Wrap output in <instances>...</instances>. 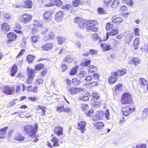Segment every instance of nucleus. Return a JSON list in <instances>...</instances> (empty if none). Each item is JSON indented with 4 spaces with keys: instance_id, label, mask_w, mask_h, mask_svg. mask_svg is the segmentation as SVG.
I'll use <instances>...</instances> for the list:
<instances>
[{
    "instance_id": "obj_22",
    "label": "nucleus",
    "mask_w": 148,
    "mask_h": 148,
    "mask_svg": "<svg viewBox=\"0 0 148 148\" xmlns=\"http://www.w3.org/2000/svg\"><path fill=\"white\" fill-rule=\"evenodd\" d=\"M104 112H97L95 116L94 119L96 120H101L103 118Z\"/></svg>"
},
{
    "instance_id": "obj_43",
    "label": "nucleus",
    "mask_w": 148,
    "mask_h": 148,
    "mask_svg": "<svg viewBox=\"0 0 148 148\" xmlns=\"http://www.w3.org/2000/svg\"><path fill=\"white\" fill-rule=\"evenodd\" d=\"M148 110L147 108H145L142 111V117L143 118H145L147 115Z\"/></svg>"
},
{
    "instance_id": "obj_3",
    "label": "nucleus",
    "mask_w": 148,
    "mask_h": 148,
    "mask_svg": "<svg viewBox=\"0 0 148 148\" xmlns=\"http://www.w3.org/2000/svg\"><path fill=\"white\" fill-rule=\"evenodd\" d=\"M16 90V88L13 87H10L9 86H6L4 87L3 91L4 93L8 95H11L14 93Z\"/></svg>"
},
{
    "instance_id": "obj_13",
    "label": "nucleus",
    "mask_w": 148,
    "mask_h": 148,
    "mask_svg": "<svg viewBox=\"0 0 148 148\" xmlns=\"http://www.w3.org/2000/svg\"><path fill=\"white\" fill-rule=\"evenodd\" d=\"M53 44L52 43H48L43 45L41 48L45 51H48L51 49L53 47Z\"/></svg>"
},
{
    "instance_id": "obj_36",
    "label": "nucleus",
    "mask_w": 148,
    "mask_h": 148,
    "mask_svg": "<svg viewBox=\"0 0 148 148\" xmlns=\"http://www.w3.org/2000/svg\"><path fill=\"white\" fill-rule=\"evenodd\" d=\"M133 37V36L132 35H127L125 38V41L127 43H130L132 40V38Z\"/></svg>"
},
{
    "instance_id": "obj_34",
    "label": "nucleus",
    "mask_w": 148,
    "mask_h": 148,
    "mask_svg": "<svg viewBox=\"0 0 148 148\" xmlns=\"http://www.w3.org/2000/svg\"><path fill=\"white\" fill-rule=\"evenodd\" d=\"M139 39L138 38H136L134 40L133 45L135 49L138 48L139 47Z\"/></svg>"
},
{
    "instance_id": "obj_48",
    "label": "nucleus",
    "mask_w": 148,
    "mask_h": 148,
    "mask_svg": "<svg viewBox=\"0 0 148 148\" xmlns=\"http://www.w3.org/2000/svg\"><path fill=\"white\" fill-rule=\"evenodd\" d=\"M119 2L117 1H113L112 3L111 7L113 8H115L117 7V5L119 4Z\"/></svg>"
},
{
    "instance_id": "obj_24",
    "label": "nucleus",
    "mask_w": 148,
    "mask_h": 148,
    "mask_svg": "<svg viewBox=\"0 0 148 148\" xmlns=\"http://www.w3.org/2000/svg\"><path fill=\"white\" fill-rule=\"evenodd\" d=\"M113 23H115L117 24H119L123 21L122 18L121 17L115 18V16L113 17L112 18Z\"/></svg>"
},
{
    "instance_id": "obj_15",
    "label": "nucleus",
    "mask_w": 148,
    "mask_h": 148,
    "mask_svg": "<svg viewBox=\"0 0 148 148\" xmlns=\"http://www.w3.org/2000/svg\"><path fill=\"white\" fill-rule=\"evenodd\" d=\"M117 80V76H116L115 73H112L111 76L109 77L108 81L110 84H113L116 82Z\"/></svg>"
},
{
    "instance_id": "obj_33",
    "label": "nucleus",
    "mask_w": 148,
    "mask_h": 148,
    "mask_svg": "<svg viewBox=\"0 0 148 148\" xmlns=\"http://www.w3.org/2000/svg\"><path fill=\"white\" fill-rule=\"evenodd\" d=\"M17 71V66L16 64L14 65L12 68L11 75L12 76H14Z\"/></svg>"
},
{
    "instance_id": "obj_51",
    "label": "nucleus",
    "mask_w": 148,
    "mask_h": 148,
    "mask_svg": "<svg viewBox=\"0 0 148 148\" xmlns=\"http://www.w3.org/2000/svg\"><path fill=\"white\" fill-rule=\"evenodd\" d=\"M86 24H88V23L89 24L91 25V26L95 25L96 24V20H90L86 21Z\"/></svg>"
},
{
    "instance_id": "obj_44",
    "label": "nucleus",
    "mask_w": 148,
    "mask_h": 148,
    "mask_svg": "<svg viewBox=\"0 0 148 148\" xmlns=\"http://www.w3.org/2000/svg\"><path fill=\"white\" fill-rule=\"evenodd\" d=\"M39 109H38L37 110L41 112L42 115H43L45 114V108L44 107L39 106L38 107Z\"/></svg>"
},
{
    "instance_id": "obj_28",
    "label": "nucleus",
    "mask_w": 148,
    "mask_h": 148,
    "mask_svg": "<svg viewBox=\"0 0 148 148\" xmlns=\"http://www.w3.org/2000/svg\"><path fill=\"white\" fill-rule=\"evenodd\" d=\"M59 139L57 137H53L51 139V141L53 143V147H55L56 146H58L59 145V144L58 143Z\"/></svg>"
},
{
    "instance_id": "obj_40",
    "label": "nucleus",
    "mask_w": 148,
    "mask_h": 148,
    "mask_svg": "<svg viewBox=\"0 0 148 148\" xmlns=\"http://www.w3.org/2000/svg\"><path fill=\"white\" fill-rule=\"evenodd\" d=\"M8 127H5L4 128L1 129L0 130V131L1 132L0 133L2 134V136H3L4 138H5V135L6 134V130L8 129Z\"/></svg>"
},
{
    "instance_id": "obj_47",
    "label": "nucleus",
    "mask_w": 148,
    "mask_h": 148,
    "mask_svg": "<svg viewBox=\"0 0 148 148\" xmlns=\"http://www.w3.org/2000/svg\"><path fill=\"white\" fill-rule=\"evenodd\" d=\"M77 69L76 67L73 68L71 69L70 72V75H74L76 74H77Z\"/></svg>"
},
{
    "instance_id": "obj_26",
    "label": "nucleus",
    "mask_w": 148,
    "mask_h": 148,
    "mask_svg": "<svg viewBox=\"0 0 148 148\" xmlns=\"http://www.w3.org/2000/svg\"><path fill=\"white\" fill-rule=\"evenodd\" d=\"M77 75L78 77L79 78H81L85 77L86 75V73L85 71L82 70H81L77 72Z\"/></svg>"
},
{
    "instance_id": "obj_30",
    "label": "nucleus",
    "mask_w": 148,
    "mask_h": 148,
    "mask_svg": "<svg viewBox=\"0 0 148 148\" xmlns=\"http://www.w3.org/2000/svg\"><path fill=\"white\" fill-rule=\"evenodd\" d=\"M27 72L28 77L31 78L34 77V72L33 69L28 68L27 69Z\"/></svg>"
},
{
    "instance_id": "obj_23",
    "label": "nucleus",
    "mask_w": 148,
    "mask_h": 148,
    "mask_svg": "<svg viewBox=\"0 0 148 148\" xmlns=\"http://www.w3.org/2000/svg\"><path fill=\"white\" fill-rule=\"evenodd\" d=\"M140 60L137 58H132L129 61V63L131 64H134L135 65H137L140 62Z\"/></svg>"
},
{
    "instance_id": "obj_16",
    "label": "nucleus",
    "mask_w": 148,
    "mask_h": 148,
    "mask_svg": "<svg viewBox=\"0 0 148 148\" xmlns=\"http://www.w3.org/2000/svg\"><path fill=\"white\" fill-rule=\"evenodd\" d=\"M1 28L3 32H8L10 30V27L8 23L4 22L1 24Z\"/></svg>"
},
{
    "instance_id": "obj_27",
    "label": "nucleus",
    "mask_w": 148,
    "mask_h": 148,
    "mask_svg": "<svg viewBox=\"0 0 148 148\" xmlns=\"http://www.w3.org/2000/svg\"><path fill=\"white\" fill-rule=\"evenodd\" d=\"M73 60V56L70 55L67 56L64 60V62H67V63H71Z\"/></svg>"
},
{
    "instance_id": "obj_9",
    "label": "nucleus",
    "mask_w": 148,
    "mask_h": 148,
    "mask_svg": "<svg viewBox=\"0 0 148 148\" xmlns=\"http://www.w3.org/2000/svg\"><path fill=\"white\" fill-rule=\"evenodd\" d=\"M32 18V16L29 14H26L22 16L21 21L24 23H26L30 22Z\"/></svg>"
},
{
    "instance_id": "obj_46",
    "label": "nucleus",
    "mask_w": 148,
    "mask_h": 148,
    "mask_svg": "<svg viewBox=\"0 0 148 148\" xmlns=\"http://www.w3.org/2000/svg\"><path fill=\"white\" fill-rule=\"evenodd\" d=\"M72 82L74 85L79 84L81 82L80 80L77 78H73L72 80Z\"/></svg>"
},
{
    "instance_id": "obj_63",
    "label": "nucleus",
    "mask_w": 148,
    "mask_h": 148,
    "mask_svg": "<svg viewBox=\"0 0 148 148\" xmlns=\"http://www.w3.org/2000/svg\"><path fill=\"white\" fill-rule=\"evenodd\" d=\"M47 34L48 35L49 37L50 38V39L53 38L55 35L54 33L52 31H50Z\"/></svg>"
},
{
    "instance_id": "obj_29",
    "label": "nucleus",
    "mask_w": 148,
    "mask_h": 148,
    "mask_svg": "<svg viewBox=\"0 0 148 148\" xmlns=\"http://www.w3.org/2000/svg\"><path fill=\"white\" fill-rule=\"evenodd\" d=\"M101 47H103L104 51H108L112 49V47L110 45H107L106 43H102L101 44Z\"/></svg>"
},
{
    "instance_id": "obj_2",
    "label": "nucleus",
    "mask_w": 148,
    "mask_h": 148,
    "mask_svg": "<svg viewBox=\"0 0 148 148\" xmlns=\"http://www.w3.org/2000/svg\"><path fill=\"white\" fill-rule=\"evenodd\" d=\"M121 101L123 104L130 103L132 101V97L129 93H125L123 95Z\"/></svg>"
},
{
    "instance_id": "obj_18",
    "label": "nucleus",
    "mask_w": 148,
    "mask_h": 148,
    "mask_svg": "<svg viewBox=\"0 0 148 148\" xmlns=\"http://www.w3.org/2000/svg\"><path fill=\"white\" fill-rule=\"evenodd\" d=\"M147 82L144 78H141L140 79L138 85L143 88H145L147 87Z\"/></svg>"
},
{
    "instance_id": "obj_35",
    "label": "nucleus",
    "mask_w": 148,
    "mask_h": 148,
    "mask_svg": "<svg viewBox=\"0 0 148 148\" xmlns=\"http://www.w3.org/2000/svg\"><path fill=\"white\" fill-rule=\"evenodd\" d=\"M97 70V68L95 66L93 65H91L89 66L88 71L89 73H91L96 71Z\"/></svg>"
},
{
    "instance_id": "obj_53",
    "label": "nucleus",
    "mask_w": 148,
    "mask_h": 148,
    "mask_svg": "<svg viewBox=\"0 0 148 148\" xmlns=\"http://www.w3.org/2000/svg\"><path fill=\"white\" fill-rule=\"evenodd\" d=\"M72 5L70 4H67L65 5H63L62 8L63 9L66 10H69L72 8Z\"/></svg>"
},
{
    "instance_id": "obj_10",
    "label": "nucleus",
    "mask_w": 148,
    "mask_h": 148,
    "mask_svg": "<svg viewBox=\"0 0 148 148\" xmlns=\"http://www.w3.org/2000/svg\"><path fill=\"white\" fill-rule=\"evenodd\" d=\"M132 111V109L128 107H123L121 109L122 114L125 116H128Z\"/></svg>"
},
{
    "instance_id": "obj_11",
    "label": "nucleus",
    "mask_w": 148,
    "mask_h": 148,
    "mask_svg": "<svg viewBox=\"0 0 148 148\" xmlns=\"http://www.w3.org/2000/svg\"><path fill=\"white\" fill-rule=\"evenodd\" d=\"M64 13L62 11H59L58 12L55 14V18L57 22L62 21L63 19Z\"/></svg>"
},
{
    "instance_id": "obj_64",
    "label": "nucleus",
    "mask_w": 148,
    "mask_h": 148,
    "mask_svg": "<svg viewBox=\"0 0 148 148\" xmlns=\"http://www.w3.org/2000/svg\"><path fill=\"white\" fill-rule=\"evenodd\" d=\"M136 148H146V147L145 145L138 144L136 146Z\"/></svg>"
},
{
    "instance_id": "obj_17",
    "label": "nucleus",
    "mask_w": 148,
    "mask_h": 148,
    "mask_svg": "<svg viewBox=\"0 0 148 148\" xmlns=\"http://www.w3.org/2000/svg\"><path fill=\"white\" fill-rule=\"evenodd\" d=\"M33 5L32 2L31 0H26L23 2V7L25 8H31Z\"/></svg>"
},
{
    "instance_id": "obj_5",
    "label": "nucleus",
    "mask_w": 148,
    "mask_h": 148,
    "mask_svg": "<svg viewBox=\"0 0 148 148\" xmlns=\"http://www.w3.org/2000/svg\"><path fill=\"white\" fill-rule=\"evenodd\" d=\"M62 5V2L60 0H50V2L46 4L45 6L47 7H50L56 5L60 7Z\"/></svg>"
},
{
    "instance_id": "obj_7",
    "label": "nucleus",
    "mask_w": 148,
    "mask_h": 148,
    "mask_svg": "<svg viewBox=\"0 0 148 148\" xmlns=\"http://www.w3.org/2000/svg\"><path fill=\"white\" fill-rule=\"evenodd\" d=\"M67 89L69 93L71 95L76 94L77 92H80L82 90V88H75L71 87L69 86L67 87Z\"/></svg>"
},
{
    "instance_id": "obj_21",
    "label": "nucleus",
    "mask_w": 148,
    "mask_h": 148,
    "mask_svg": "<svg viewBox=\"0 0 148 148\" xmlns=\"http://www.w3.org/2000/svg\"><path fill=\"white\" fill-rule=\"evenodd\" d=\"M16 35L13 32H9L7 35V37L10 41L14 40L16 38Z\"/></svg>"
},
{
    "instance_id": "obj_6",
    "label": "nucleus",
    "mask_w": 148,
    "mask_h": 148,
    "mask_svg": "<svg viewBox=\"0 0 148 148\" xmlns=\"http://www.w3.org/2000/svg\"><path fill=\"white\" fill-rule=\"evenodd\" d=\"M73 21L75 23L78 24V26L82 28L86 26V21H84L79 17H76L74 19Z\"/></svg>"
},
{
    "instance_id": "obj_19",
    "label": "nucleus",
    "mask_w": 148,
    "mask_h": 148,
    "mask_svg": "<svg viewBox=\"0 0 148 148\" xmlns=\"http://www.w3.org/2000/svg\"><path fill=\"white\" fill-rule=\"evenodd\" d=\"M52 14V13L50 11L45 12L43 14V17L45 19L50 20L51 19Z\"/></svg>"
},
{
    "instance_id": "obj_37",
    "label": "nucleus",
    "mask_w": 148,
    "mask_h": 148,
    "mask_svg": "<svg viewBox=\"0 0 148 148\" xmlns=\"http://www.w3.org/2000/svg\"><path fill=\"white\" fill-rule=\"evenodd\" d=\"M119 32V31L117 29H113L111 30L109 32V35L111 36H113L117 35Z\"/></svg>"
},
{
    "instance_id": "obj_55",
    "label": "nucleus",
    "mask_w": 148,
    "mask_h": 148,
    "mask_svg": "<svg viewBox=\"0 0 148 148\" xmlns=\"http://www.w3.org/2000/svg\"><path fill=\"white\" fill-rule=\"evenodd\" d=\"M91 61L90 60H86L85 62L81 64V66L84 67L87 66L90 63Z\"/></svg>"
},
{
    "instance_id": "obj_38",
    "label": "nucleus",
    "mask_w": 148,
    "mask_h": 148,
    "mask_svg": "<svg viewBox=\"0 0 148 148\" xmlns=\"http://www.w3.org/2000/svg\"><path fill=\"white\" fill-rule=\"evenodd\" d=\"M97 29V27L93 26H89L88 28V30L89 32L92 31L94 32H96Z\"/></svg>"
},
{
    "instance_id": "obj_56",
    "label": "nucleus",
    "mask_w": 148,
    "mask_h": 148,
    "mask_svg": "<svg viewBox=\"0 0 148 148\" xmlns=\"http://www.w3.org/2000/svg\"><path fill=\"white\" fill-rule=\"evenodd\" d=\"M57 40L58 41V44L61 45L64 40V38L59 36L58 37Z\"/></svg>"
},
{
    "instance_id": "obj_20",
    "label": "nucleus",
    "mask_w": 148,
    "mask_h": 148,
    "mask_svg": "<svg viewBox=\"0 0 148 148\" xmlns=\"http://www.w3.org/2000/svg\"><path fill=\"white\" fill-rule=\"evenodd\" d=\"M126 72L127 70L126 69H123L122 70H119L115 72L114 73H115L116 76L120 77L124 75L126 73Z\"/></svg>"
},
{
    "instance_id": "obj_41",
    "label": "nucleus",
    "mask_w": 148,
    "mask_h": 148,
    "mask_svg": "<svg viewBox=\"0 0 148 148\" xmlns=\"http://www.w3.org/2000/svg\"><path fill=\"white\" fill-rule=\"evenodd\" d=\"M34 57L31 55H28L27 57V61L29 63H32L33 61Z\"/></svg>"
},
{
    "instance_id": "obj_54",
    "label": "nucleus",
    "mask_w": 148,
    "mask_h": 148,
    "mask_svg": "<svg viewBox=\"0 0 148 148\" xmlns=\"http://www.w3.org/2000/svg\"><path fill=\"white\" fill-rule=\"evenodd\" d=\"M91 38L95 40H97L99 39V36L97 34L95 33L92 34L91 36Z\"/></svg>"
},
{
    "instance_id": "obj_49",
    "label": "nucleus",
    "mask_w": 148,
    "mask_h": 148,
    "mask_svg": "<svg viewBox=\"0 0 148 148\" xmlns=\"http://www.w3.org/2000/svg\"><path fill=\"white\" fill-rule=\"evenodd\" d=\"M44 66V65L40 63L38 64L36 66L35 68V70L36 71H38L40 70L43 68Z\"/></svg>"
},
{
    "instance_id": "obj_39",
    "label": "nucleus",
    "mask_w": 148,
    "mask_h": 148,
    "mask_svg": "<svg viewBox=\"0 0 148 148\" xmlns=\"http://www.w3.org/2000/svg\"><path fill=\"white\" fill-rule=\"evenodd\" d=\"M92 95L94 98L97 99H99V95L96 91H93L92 92Z\"/></svg>"
},
{
    "instance_id": "obj_31",
    "label": "nucleus",
    "mask_w": 148,
    "mask_h": 148,
    "mask_svg": "<svg viewBox=\"0 0 148 148\" xmlns=\"http://www.w3.org/2000/svg\"><path fill=\"white\" fill-rule=\"evenodd\" d=\"M104 126V124L101 122H98L95 124V127L97 129H101Z\"/></svg>"
},
{
    "instance_id": "obj_61",
    "label": "nucleus",
    "mask_w": 148,
    "mask_h": 148,
    "mask_svg": "<svg viewBox=\"0 0 148 148\" xmlns=\"http://www.w3.org/2000/svg\"><path fill=\"white\" fill-rule=\"evenodd\" d=\"M93 77L92 80L97 81L99 77V75L97 74L94 73L93 74Z\"/></svg>"
},
{
    "instance_id": "obj_25",
    "label": "nucleus",
    "mask_w": 148,
    "mask_h": 148,
    "mask_svg": "<svg viewBox=\"0 0 148 148\" xmlns=\"http://www.w3.org/2000/svg\"><path fill=\"white\" fill-rule=\"evenodd\" d=\"M83 2L81 0H74L73 1V7H76L79 5L83 4Z\"/></svg>"
},
{
    "instance_id": "obj_59",
    "label": "nucleus",
    "mask_w": 148,
    "mask_h": 148,
    "mask_svg": "<svg viewBox=\"0 0 148 148\" xmlns=\"http://www.w3.org/2000/svg\"><path fill=\"white\" fill-rule=\"evenodd\" d=\"M122 86L121 84H119L115 86V89L116 91H121V88Z\"/></svg>"
},
{
    "instance_id": "obj_8",
    "label": "nucleus",
    "mask_w": 148,
    "mask_h": 148,
    "mask_svg": "<svg viewBox=\"0 0 148 148\" xmlns=\"http://www.w3.org/2000/svg\"><path fill=\"white\" fill-rule=\"evenodd\" d=\"M90 96V94L87 91L82 92L79 97V100L83 101H87L88 100Z\"/></svg>"
},
{
    "instance_id": "obj_57",
    "label": "nucleus",
    "mask_w": 148,
    "mask_h": 148,
    "mask_svg": "<svg viewBox=\"0 0 148 148\" xmlns=\"http://www.w3.org/2000/svg\"><path fill=\"white\" fill-rule=\"evenodd\" d=\"M33 25L34 26L40 27L42 26V24L40 22L38 21L34 20L33 22Z\"/></svg>"
},
{
    "instance_id": "obj_45",
    "label": "nucleus",
    "mask_w": 148,
    "mask_h": 148,
    "mask_svg": "<svg viewBox=\"0 0 148 148\" xmlns=\"http://www.w3.org/2000/svg\"><path fill=\"white\" fill-rule=\"evenodd\" d=\"M64 107L63 104L61 106L58 107L56 109V110L58 112H59L61 113L64 111Z\"/></svg>"
},
{
    "instance_id": "obj_32",
    "label": "nucleus",
    "mask_w": 148,
    "mask_h": 148,
    "mask_svg": "<svg viewBox=\"0 0 148 148\" xmlns=\"http://www.w3.org/2000/svg\"><path fill=\"white\" fill-rule=\"evenodd\" d=\"M25 137L21 134H17L14 138V139L17 141H23L25 139Z\"/></svg>"
},
{
    "instance_id": "obj_50",
    "label": "nucleus",
    "mask_w": 148,
    "mask_h": 148,
    "mask_svg": "<svg viewBox=\"0 0 148 148\" xmlns=\"http://www.w3.org/2000/svg\"><path fill=\"white\" fill-rule=\"evenodd\" d=\"M99 13L101 14H105L107 13V12L104 9L102 8H99L98 9Z\"/></svg>"
},
{
    "instance_id": "obj_52",
    "label": "nucleus",
    "mask_w": 148,
    "mask_h": 148,
    "mask_svg": "<svg viewBox=\"0 0 148 148\" xmlns=\"http://www.w3.org/2000/svg\"><path fill=\"white\" fill-rule=\"evenodd\" d=\"M110 113L109 112V110L108 109L106 110L105 112H104V115L105 118L107 120H109L110 119L109 118Z\"/></svg>"
},
{
    "instance_id": "obj_60",
    "label": "nucleus",
    "mask_w": 148,
    "mask_h": 148,
    "mask_svg": "<svg viewBox=\"0 0 148 148\" xmlns=\"http://www.w3.org/2000/svg\"><path fill=\"white\" fill-rule=\"evenodd\" d=\"M100 103L99 101H95L92 103V105L96 107H99L100 106Z\"/></svg>"
},
{
    "instance_id": "obj_62",
    "label": "nucleus",
    "mask_w": 148,
    "mask_h": 148,
    "mask_svg": "<svg viewBox=\"0 0 148 148\" xmlns=\"http://www.w3.org/2000/svg\"><path fill=\"white\" fill-rule=\"evenodd\" d=\"M113 26L112 23H107L106 26V29L107 30H109L111 29Z\"/></svg>"
},
{
    "instance_id": "obj_14",
    "label": "nucleus",
    "mask_w": 148,
    "mask_h": 148,
    "mask_svg": "<svg viewBox=\"0 0 148 148\" xmlns=\"http://www.w3.org/2000/svg\"><path fill=\"white\" fill-rule=\"evenodd\" d=\"M55 133L58 136L62 135L63 134V129L62 127L59 126H56L54 128Z\"/></svg>"
},
{
    "instance_id": "obj_1",
    "label": "nucleus",
    "mask_w": 148,
    "mask_h": 148,
    "mask_svg": "<svg viewBox=\"0 0 148 148\" xmlns=\"http://www.w3.org/2000/svg\"><path fill=\"white\" fill-rule=\"evenodd\" d=\"M37 125L35 124L34 126L30 125H25L23 127V130L25 133L27 134L28 136L33 138L35 135L38 130Z\"/></svg>"
},
{
    "instance_id": "obj_42",
    "label": "nucleus",
    "mask_w": 148,
    "mask_h": 148,
    "mask_svg": "<svg viewBox=\"0 0 148 148\" xmlns=\"http://www.w3.org/2000/svg\"><path fill=\"white\" fill-rule=\"evenodd\" d=\"M31 39L32 41L34 43L36 42L39 40V37L37 35H34L31 37Z\"/></svg>"
},
{
    "instance_id": "obj_58",
    "label": "nucleus",
    "mask_w": 148,
    "mask_h": 148,
    "mask_svg": "<svg viewBox=\"0 0 148 148\" xmlns=\"http://www.w3.org/2000/svg\"><path fill=\"white\" fill-rule=\"evenodd\" d=\"M133 30L134 31V33L136 35L138 36L140 35L139 32V29L138 28L134 27L133 28Z\"/></svg>"
},
{
    "instance_id": "obj_12",
    "label": "nucleus",
    "mask_w": 148,
    "mask_h": 148,
    "mask_svg": "<svg viewBox=\"0 0 148 148\" xmlns=\"http://www.w3.org/2000/svg\"><path fill=\"white\" fill-rule=\"evenodd\" d=\"M86 126V123L83 121H80L78 123V126L77 128L80 130V131L82 133H84V132L85 130V127Z\"/></svg>"
},
{
    "instance_id": "obj_4",
    "label": "nucleus",
    "mask_w": 148,
    "mask_h": 148,
    "mask_svg": "<svg viewBox=\"0 0 148 148\" xmlns=\"http://www.w3.org/2000/svg\"><path fill=\"white\" fill-rule=\"evenodd\" d=\"M81 108L82 110L85 112V114L87 115V116L90 117L93 114V110L92 109H91L89 110L88 111H87L88 110L89 106H88L85 104H82L81 105Z\"/></svg>"
}]
</instances>
